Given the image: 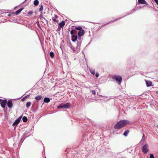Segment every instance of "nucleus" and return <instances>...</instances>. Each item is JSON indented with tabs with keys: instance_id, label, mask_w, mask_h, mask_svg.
I'll list each match as a JSON object with an SVG mask.
<instances>
[{
	"instance_id": "473e14b6",
	"label": "nucleus",
	"mask_w": 158,
	"mask_h": 158,
	"mask_svg": "<svg viewBox=\"0 0 158 158\" xmlns=\"http://www.w3.org/2000/svg\"><path fill=\"white\" fill-rule=\"evenodd\" d=\"M95 75H96V77H99V74L98 73H96V74H95Z\"/></svg>"
},
{
	"instance_id": "9b49d317",
	"label": "nucleus",
	"mask_w": 158,
	"mask_h": 158,
	"mask_svg": "<svg viewBox=\"0 0 158 158\" xmlns=\"http://www.w3.org/2000/svg\"><path fill=\"white\" fill-rule=\"evenodd\" d=\"M146 85L147 87L150 86L152 85V82L148 81H146Z\"/></svg>"
},
{
	"instance_id": "6e6552de",
	"label": "nucleus",
	"mask_w": 158,
	"mask_h": 158,
	"mask_svg": "<svg viewBox=\"0 0 158 158\" xmlns=\"http://www.w3.org/2000/svg\"><path fill=\"white\" fill-rule=\"evenodd\" d=\"M85 33V31H84L82 29L81 30H80V31H79L78 33V35L79 36H81L84 35V34Z\"/></svg>"
},
{
	"instance_id": "4468645a",
	"label": "nucleus",
	"mask_w": 158,
	"mask_h": 158,
	"mask_svg": "<svg viewBox=\"0 0 158 158\" xmlns=\"http://www.w3.org/2000/svg\"><path fill=\"white\" fill-rule=\"evenodd\" d=\"M70 34L73 35H77V31L75 30H72L70 32Z\"/></svg>"
},
{
	"instance_id": "39448f33",
	"label": "nucleus",
	"mask_w": 158,
	"mask_h": 158,
	"mask_svg": "<svg viewBox=\"0 0 158 158\" xmlns=\"http://www.w3.org/2000/svg\"><path fill=\"white\" fill-rule=\"evenodd\" d=\"M22 116H21L16 119L15 122L13 124V126H17L18 123L20 122V119L22 118Z\"/></svg>"
},
{
	"instance_id": "c85d7f7f",
	"label": "nucleus",
	"mask_w": 158,
	"mask_h": 158,
	"mask_svg": "<svg viewBox=\"0 0 158 158\" xmlns=\"http://www.w3.org/2000/svg\"><path fill=\"white\" fill-rule=\"evenodd\" d=\"M43 12H41V14L40 15L39 17L40 19H41L43 18Z\"/></svg>"
},
{
	"instance_id": "f3484780",
	"label": "nucleus",
	"mask_w": 158,
	"mask_h": 158,
	"mask_svg": "<svg viewBox=\"0 0 158 158\" xmlns=\"http://www.w3.org/2000/svg\"><path fill=\"white\" fill-rule=\"evenodd\" d=\"M44 101L45 102L48 103L50 102V99L48 98H45L44 99Z\"/></svg>"
},
{
	"instance_id": "a211bd4d",
	"label": "nucleus",
	"mask_w": 158,
	"mask_h": 158,
	"mask_svg": "<svg viewBox=\"0 0 158 158\" xmlns=\"http://www.w3.org/2000/svg\"><path fill=\"white\" fill-rule=\"evenodd\" d=\"M39 3V2L38 0H35L34 2V4L35 6H37Z\"/></svg>"
},
{
	"instance_id": "bb28decb",
	"label": "nucleus",
	"mask_w": 158,
	"mask_h": 158,
	"mask_svg": "<svg viewBox=\"0 0 158 158\" xmlns=\"http://www.w3.org/2000/svg\"><path fill=\"white\" fill-rule=\"evenodd\" d=\"M58 108H63V106L62 105H60L57 107Z\"/></svg>"
},
{
	"instance_id": "4c0bfd02",
	"label": "nucleus",
	"mask_w": 158,
	"mask_h": 158,
	"mask_svg": "<svg viewBox=\"0 0 158 158\" xmlns=\"http://www.w3.org/2000/svg\"><path fill=\"white\" fill-rule=\"evenodd\" d=\"M45 158H46V157H45Z\"/></svg>"
},
{
	"instance_id": "5701e85b",
	"label": "nucleus",
	"mask_w": 158,
	"mask_h": 158,
	"mask_svg": "<svg viewBox=\"0 0 158 158\" xmlns=\"http://www.w3.org/2000/svg\"><path fill=\"white\" fill-rule=\"evenodd\" d=\"M50 56L51 58H53L54 56V53L52 52H51L50 53Z\"/></svg>"
},
{
	"instance_id": "dca6fc26",
	"label": "nucleus",
	"mask_w": 158,
	"mask_h": 158,
	"mask_svg": "<svg viewBox=\"0 0 158 158\" xmlns=\"http://www.w3.org/2000/svg\"><path fill=\"white\" fill-rule=\"evenodd\" d=\"M23 9V8H21V9H19L17 11L15 12V13L16 15H18L19 14V13Z\"/></svg>"
},
{
	"instance_id": "c9c22d12",
	"label": "nucleus",
	"mask_w": 158,
	"mask_h": 158,
	"mask_svg": "<svg viewBox=\"0 0 158 158\" xmlns=\"http://www.w3.org/2000/svg\"><path fill=\"white\" fill-rule=\"evenodd\" d=\"M117 19H115L113 21H116V20H117Z\"/></svg>"
},
{
	"instance_id": "4be33fe9",
	"label": "nucleus",
	"mask_w": 158,
	"mask_h": 158,
	"mask_svg": "<svg viewBox=\"0 0 158 158\" xmlns=\"http://www.w3.org/2000/svg\"><path fill=\"white\" fill-rule=\"evenodd\" d=\"M129 131L128 130H127L124 133V135L125 136H127L128 135V134L129 133Z\"/></svg>"
},
{
	"instance_id": "ddd939ff",
	"label": "nucleus",
	"mask_w": 158,
	"mask_h": 158,
	"mask_svg": "<svg viewBox=\"0 0 158 158\" xmlns=\"http://www.w3.org/2000/svg\"><path fill=\"white\" fill-rule=\"evenodd\" d=\"M63 108H69L70 106V103H67L63 105Z\"/></svg>"
},
{
	"instance_id": "2f4dec72",
	"label": "nucleus",
	"mask_w": 158,
	"mask_h": 158,
	"mask_svg": "<svg viewBox=\"0 0 158 158\" xmlns=\"http://www.w3.org/2000/svg\"><path fill=\"white\" fill-rule=\"evenodd\" d=\"M61 28H62V27H60L59 26L58 27V28H57V31H60V29H61Z\"/></svg>"
},
{
	"instance_id": "b1692460",
	"label": "nucleus",
	"mask_w": 158,
	"mask_h": 158,
	"mask_svg": "<svg viewBox=\"0 0 158 158\" xmlns=\"http://www.w3.org/2000/svg\"><path fill=\"white\" fill-rule=\"evenodd\" d=\"M31 103L30 102H27L26 104V107L28 108L29 106H31Z\"/></svg>"
},
{
	"instance_id": "aec40b11",
	"label": "nucleus",
	"mask_w": 158,
	"mask_h": 158,
	"mask_svg": "<svg viewBox=\"0 0 158 158\" xmlns=\"http://www.w3.org/2000/svg\"><path fill=\"white\" fill-rule=\"evenodd\" d=\"M40 7L39 9V11H41V12H42L43 10V6L42 4H41L40 5Z\"/></svg>"
},
{
	"instance_id": "393cba45",
	"label": "nucleus",
	"mask_w": 158,
	"mask_h": 158,
	"mask_svg": "<svg viewBox=\"0 0 158 158\" xmlns=\"http://www.w3.org/2000/svg\"><path fill=\"white\" fill-rule=\"evenodd\" d=\"M29 96V95H28L27 96H25L22 99V101H24Z\"/></svg>"
},
{
	"instance_id": "a878e982",
	"label": "nucleus",
	"mask_w": 158,
	"mask_h": 158,
	"mask_svg": "<svg viewBox=\"0 0 158 158\" xmlns=\"http://www.w3.org/2000/svg\"><path fill=\"white\" fill-rule=\"evenodd\" d=\"M90 73L93 75H94L95 73V71L94 70L91 69L90 70Z\"/></svg>"
},
{
	"instance_id": "72a5a7b5",
	"label": "nucleus",
	"mask_w": 158,
	"mask_h": 158,
	"mask_svg": "<svg viewBox=\"0 0 158 158\" xmlns=\"http://www.w3.org/2000/svg\"><path fill=\"white\" fill-rule=\"evenodd\" d=\"M153 0L155 1V2H156V3L158 5V0Z\"/></svg>"
},
{
	"instance_id": "423d86ee",
	"label": "nucleus",
	"mask_w": 158,
	"mask_h": 158,
	"mask_svg": "<svg viewBox=\"0 0 158 158\" xmlns=\"http://www.w3.org/2000/svg\"><path fill=\"white\" fill-rule=\"evenodd\" d=\"M7 105L9 108H11L13 106L12 101L11 100H9L7 101Z\"/></svg>"
},
{
	"instance_id": "7c9ffc66",
	"label": "nucleus",
	"mask_w": 158,
	"mask_h": 158,
	"mask_svg": "<svg viewBox=\"0 0 158 158\" xmlns=\"http://www.w3.org/2000/svg\"><path fill=\"white\" fill-rule=\"evenodd\" d=\"M150 158H154V156L152 154H151L150 155Z\"/></svg>"
},
{
	"instance_id": "f257e3e1",
	"label": "nucleus",
	"mask_w": 158,
	"mask_h": 158,
	"mask_svg": "<svg viewBox=\"0 0 158 158\" xmlns=\"http://www.w3.org/2000/svg\"><path fill=\"white\" fill-rule=\"evenodd\" d=\"M129 123L127 120H122L118 122L114 126L115 129H120L125 126Z\"/></svg>"
},
{
	"instance_id": "f03ea898",
	"label": "nucleus",
	"mask_w": 158,
	"mask_h": 158,
	"mask_svg": "<svg viewBox=\"0 0 158 158\" xmlns=\"http://www.w3.org/2000/svg\"><path fill=\"white\" fill-rule=\"evenodd\" d=\"M142 152L144 154H146L149 151L148 145L146 144L144 145L142 148Z\"/></svg>"
},
{
	"instance_id": "f8f14e48",
	"label": "nucleus",
	"mask_w": 158,
	"mask_h": 158,
	"mask_svg": "<svg viewBox=\"0 0 158 158\" xmlns=\"http://www.w3.org/2000/svg\"><path fill=\"white\" fill-rule=\"evenodd\" d=\"M65 25V22L64 21H62L61 23L59 24V26L60 27L63 28Z\"/></svg>"
},
{
	"instance_id": "412c9836",
	"label": "nucleus",
	"mask_w": 158,
	"mask_h": 158,
	"mask_svg": "<svg viewBox=\"0 0 158 158\" xmlns=\"http://www.w3.org/2000/svg\"><path fill=\"white\" fill-rule=\"evenodd\" d=\"M75 29L80 31V30H81L82 29V27H81L78 26V27H75Z\"/></svg>"
},
{
	"instance_id": "c756f323",
	"label": "nucleus",
	"mask_w": 158,
	"mask_h": 158,
	"mask_svg": "<svg viewBox=\"0 0 158 158\" xmlns=\"http://www.w3.org/2000/svg\"><path fill=\"white\" fill-rule=\"evenodd\" d=\"M91 92H92V93L94 95H95V94H96V92H95V90H92Z\"/></svg>"
},
{
	"instance_id": "20e7f679",
	"label": "nucleus",
	"mask_w": 158,
	"mask_h": 158,
	"mask_svg": "<svg viewBox=\"0 0 158 158\" xmlns=\"http://www.w3.org/2000/svg\"><path fill=\"white\" fill-rule=\"evenodd\" d=\"M7 101L6 100L2 99V102H1L0 104L1 106L3 108H5V106L7 103Z\"/></svg>"
},
{
	"instance_id": "6ab92c4d",
	"label": "nucleus",
	"mask_w": 158,
	"mask_h": 158,
	"mask_svg": "<svg viewBox=\"0 0 158 158\" xmlns=\"http://www.w3.org/2000/svg\"><path fill=\"white\" fill-rule=\"evenodd\" d=\"M22 119H23V121L24 122H26L27 121V118L26 116L23 117L22 118Z\"/></svg>"
},
{
	"instance_id": "cd10ccee",
	"label": "nucleus",
	"mask_w": 158,
	"mask_h": 158,
	"mask_svg": "<svg viewBox=\"0 0 158 158\" xmlns=\"http://www.w3.org/2000/svg\"><path fill=\"white\" fill-rule=\"evenodd\" d=\"M27 13L29 15H31L33 14V12L31 11H28V12Z\"/></svg>"
},
{
	"instance_id": "0eeeda50",
	"label": "nucleus",
	"mask_w": 158,
	"mask_h": 158,
	"mask_svg": "<svg viewBox=\"0 0 158 158\" xmlns=\"http://www.w3.org/2000/svg\"><path fill=\"white\" fill-rule=\"evenodd\" d=\"M58 18V16L57 15H55L54 16L52 17V19L54 22H55L58 23V20H57Z\"/></svg>"
},
{
	"instance_id": "2eb2a0df",
	"label": "nucleus",
	"mask_w": 158,
	"mask_h": 158,
	"mask_svg": "<svg viewBox=\"0 0 158 158\" xmlns=\"http://www.w3.org/2000/svg\"><path fill=\"white\" fill-rule=\"evenodd\" d=\"M42 98V96L41 95H38L35 97V99L37 101H38Z\"/></svg>"
},
{
	"instance_id": "9d476101",
	"label": "nucleus",
	"mask_w": 158,
	"mask_h": 158,
	"mask_svg": "<svg viewBox=\"0 0 158 158\" xmlns=\"http://www.w3.org/2000/svg\"><path fill=\"white\" fill-rule=\"evenodd\" d=\"M138 2L139 4L148 5V3L145 0H138Z\"/></svg>"
},
{
	"instance_id": "f704fd0d",
	"label": "nucleus",
	"mask_w": 158,
	"mask_h": 158,
	"mask_svg": "<svg viewBox=\"0 0 158 158\" xmlns=\"http://www.w3.org/2000/svg\"><path fill=\"white\" fill-rule=\"evenodd\" d=\"M144 134H143V137H144Z\"/></svg>"
},
{
	"instance_id": "1a4fd4ad",
	"label": "nucleus",
	"mask_w": 158,
	"mask_h": 158,
	"mask_svg": "<svg viewBox=\"0 0 158 158\" xmlns=\"http://www.w3.org/2000/svg\"><path fill=\"white\" fill-rule=\"evenodd\" d=\"M77 35H73L72 36V40L73 42L76 41L77 39Z\"/></svg>"
},
{
	"instance_id": "e433bc0d",
	"label": "nucleus",
	"mask_w": 158,
	"mask_h": 158,
	"mask_svg": "<svg viewBox=\"0 0 158 158\" xmlns=\"http://www.w3.org/2000/svg\"><path fill=\"white\" fill-rule=\"evenodd\" d=\"M157 127L158 128V126H157Z\"/></svg>"
},
{
	"instance_id": "7ed1b4c3",
	"label": "nucleus",
	"mask_w": 158,
	"mask_h": 158,
	"mask_svg": "<svg viewBox=\"0 0 158 158\" xmlns=\"http://www.w3.org/2000/svg\"><path fill=\"white\" fill-rule=\"evenodd\" d=\"M114 78L118 82V84H121L122 81V77L119 76H114Z\"/></svg>"
}]
</instances>
